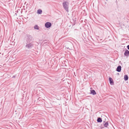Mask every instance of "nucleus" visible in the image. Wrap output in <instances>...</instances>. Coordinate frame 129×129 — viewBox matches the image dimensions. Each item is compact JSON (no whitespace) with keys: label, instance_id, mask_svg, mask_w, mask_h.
<instances>
[{"label":"nucleus","instance_id":"obj_7","mask_svg":"<svg viewBox=\"0 0 129 129\" xmlns=\"http://www.w3.org/2000/svg\"><path fill=\"white\" fill-rule=\"evenodd\" d=\"M124 55L126 56H128L129 55V51L126 50L124 53Z\"/></svg>","mask_w":129,"mask_h":129},{"label":"nucleus","instance_id":"obj_9","mask_svg":"<svg viewBox=\"0 0 129 129\" xmlns=\"http://www.w3.org/2000/svg\"><path fill=\"white\" fill-rule=\"evenodd\" d=\"M91 93L93 95H94L96 94V93L95 91L93 90L91 91Z\"/></svg>","mask_w":129,"mask_h":129},{"label":"nucleus","instance_id":"obj_1","mask_svg":"<svg viewBox=\"0 0 129 129\" xmlns=\"http://www.w3.org/2000/svg\"><path fill=\"white\" fill-rule=\"evenodd\" d=\"M69 4L67 1H64L62 4V5L64 9L67 12H69Z\"/></svg>","mask_w":129,"mask_h":129},{"label":"nucleus","instance_id":"obj_14","mask_svg":"<svg viewBox=\"0 0 129 129\" xmlns=\"http://www.w3.org/2000/svg\"><path fill=\"white\" fill-rule=\"evenodd\" d=\"M127 49L129 50V45L127 46Z\"/></svg>","mask_w":129,"mask_h":129},{"label":"nucleus","instance_id":"obj_13","mask_svg":"<svg viewBox=\"0 0 129 129\" xmlns=\"http://www.w3.org/2000/svg\"><path fill=\"white\" fill-rule=\"evenodd\" d=\"M34 28L35 29L37 30L39 29V26L37 25H36L34 27Z\"/></svg>","mask_w":129,"mask_h":129},{"label":"nucleus","instance_id":"obj_4","mask_svg":"<svg viewBox=\"0 0 129 129\" xmlns=\"http://www.w3.org/2000/svg\"><path fill=\"white\" fill-rule=\"evenodd\" d=\"M51 25V23L49 22H47L45 24V26L47 28H48L50 27Z\"/></svg>","mask_w":129,"mask_h":129},{"label":"nucleus","instance_id":"obj_11","mask_svg":"<svg viewBox=\"0 0 129 129\" xmlns=\"http://www.w3.org/2000/svg\"><path fill=\"white\" fill-rule=\"evenodd\" d=\"M124 80L125 81H126L128 80V77L127 75H125L124 76Z\"/></svg>","mask_w":129,"mask_h":129},{"label":"nucleus","instance_id":"obj_2","mask_svg":"<svg viewBox=\"0 0 129 129\" xmlns=\"http://www.w3.org/2000/svg\"><path fill=\"white\" fill-rule=\"evenodd\" d=\"M26 39L25 43L30 42V41L33 40L32 37L30 35H27L26 37Z\"/></svg>","mask_w":129,"mask_h":129},{"label":"nucleus","instance_id":"obj_3","mask_svg":"<svg viewBox=\"0 0 129 129\" xmlns=\"http://www.w3.org/2000/svg\"><path fill=\"white\" fill-rule=\"evenodd\" d=\"M26 44L25 47L28 49L32 48L34 46V44L32 43H26Z\"/></svg>","mask_w":129,"mask_h":129},{"label":"nucleus","instance_id":"obj_12","mask_svg":"<svg viewBox=\"0 0 129 129\" xmlns=\"http://www.w3.org/2000/svg\"><path fill=\"white\" fill-rule=\"evenodd\" d=\"M37 13L39 14H41L42 13V11L41 9H39L37 11Z\"/></svg>","mask_w":129,"mask_h":129},{"label":"nucleus","instance_id":"obj_10","mask_svg":"<svg viewBox=\"0 0 129 129\" xmlns=\"http://www.w3.org/2000/svg\"><path fill=\"white\" fill-rule=\"evenodd\" d=\"M97 121L98 122H100L102 121V120L101 118L100 117L98 118Z\"/></svg>","mask_w":129,"mask_h":129},{"label":"nucleus","instance_id":"obj_8","mask_svg":"<svg viewBox=\"0 0 129 129\" xmlns=\"http://www.w3.org/2000/svg\"><path fill=\"white\" fill-rule=\"evenodd\" d=\"M104 125L105 127L107 128L108 126L109 125L108 122H106L104 123Z\"/></svg>","mask_w":129,"mask_h":129},{"label":"nucleus","instance_id":"obj_6","mask_svg":"<svg viewBox=\"0 0 129 129\" xmlns=\"http://www.w3.org/2000/svg\"><path fill=\"white\" fill-rule=\"evenodd\" d=\"M121 66H118L117 67L116 69V71H117L119 72H120L121 70Z\"/></svg>","mask_w":129,"mask_h":129},{"label":"nucleus","instance_id":"obj_5","mask_svg":"<svg viewBox=\"0 0 129 129\" xmlns=\"http://www.w3.org/2000/svg\"><path fill=\"white\" fill-rule=\"evenodd\" d=\"M109 79L110 84L112 85H113L114 83L111 77H109Z\"/></svg>","mask_w":129,"mask_h":129}]
</instances>
